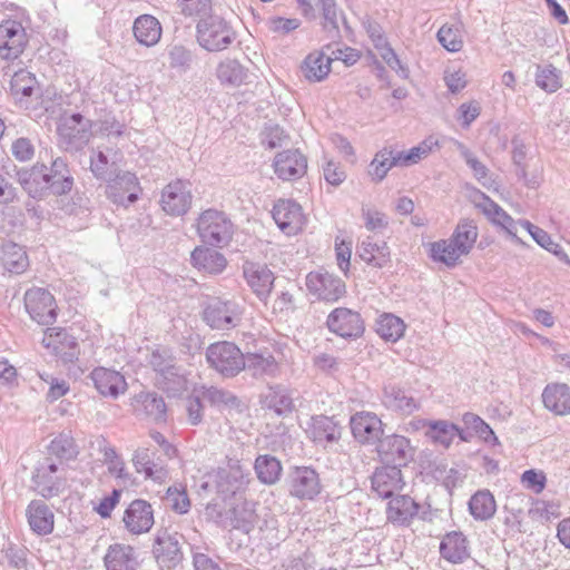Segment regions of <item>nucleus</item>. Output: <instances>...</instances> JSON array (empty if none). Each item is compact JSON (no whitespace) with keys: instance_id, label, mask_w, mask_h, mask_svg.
<instances>
[{"instance_id":"obj_49","label":"nucleus","mask_w":570,"mask_h":570,"mask_svg":"<svg viewBox=\"0 0 570 570\" xmlns=\"http://www.w3.org/2000/svg\"><path fill=\"white\" fill-rule=\"evenodd\" d=\"M428 436L435 443L449 448L454 438L459 434V428L448 421H430Z\"/></svg>"},{"instance_id":"obj_26","label":"nucleus","mask_w":570,"mask_h":570,"mask_svg":"<svg viewBox=\"0 0 570 570\" xmlns=\"http://www.w3.org/2000/svg\"><path fill=\"white\" fill-rule=\"evenodd\" d=\"M403 485L402 473L397 466L386 465L376 469L372 476V490L383 499L392 498Z\"/></svg>"},{"instance_id":"obj_2","label":"nucleus","mask_w":570,"mask_h":570,"mask_svg":"<svg viewBox=\"0 0 570 570\" xmlns=\"http://www.w3.org/2000/svg\"><path fill=\"white\" fill-rule=\"evenodd\" d=\"M197 234L203 243L224 247L232 240L234 224L224 212L209 208L197 218Z\"/></svg>"},{"instance_id":"obj_44","label":"nucleus","mask_w":570,"mask_h":570,"mask_svg":"<svg viewBox=\"0 0 570 570\" xmlns=\"http://www.w3.org/2000/svg\"><path fill=\"white\" fill-rule=\"evenodd\" d=\"M265 405L278 415H285L294 410V401L289 390L283 386L271 387L265 395Z\"/></svg>"},{"instance_id":"obj_40","label":"nucleus","mask_w":570,"mask_h":570,"mask_svg":"<svg viewBox=\"0 0 570 570\" xmlns=\"http://www.w3.org/2000/svg\"><path fill=\"white\" fill-rule=\"evenodd\" d=\"M469 510L475 520L491 519L497 511L494 497L488 490L478 491L469 501Z\"/></svg>"},{"instance_id":"obj_24","label":"nucleus","mask_w":570,"mask_h":570,"mask_svg":"<svg viewBox=\"0 0 570 570\" xmlns=\"http://www.w3.org/2000/svg\"><path fill=\"white\" fill-rule=\"evenodd\" d=\"M382 403L387 410L401 415H410L420 407L411 392L392 384L384 387Z\"/></svg>"},{"instance_id":"obj_27","label":"nucleus","mask_w":570,"mask_h":570,"mask_svg":"<svg viewBox=\"0 0 570 570\" xmlns=\"http://www.w3.org/2000/svg\"><path fill=\"white\" fill-rule=\"evenodd\" d=\"M104 563L107 570H137L139 567L136 550L124 543L109 546L104 557Z\"/></svg>"},{"instance_id":"obj_51","label":"nucleus","mask_w":570,"mask_h":570,"mask_svg":"<svg viewBox=\"0 0 570 570\" xmlns=\"http://www.w3.org/2000/svg\"><path fill=\"white\" fill-rule=\"evenodd\" d=\"M59 465L56 462H49L47 470L42 472L40 480H38L39 493L43 498H51L58 495L63 484L62 478L52 475L58 472Z\"/></svg>"},{"instance_id":"obj_31","label":"nucleus","mask_w":570,"mask_h":570,"mask_svg":"<svg viewBox=\"0 0 570 570\" xmlns=\"http://www.w3.org/2000/svg\"><path fill=\"white\" fill-rule=\"evenodd\" d=\"M132 33L138 43L150 48L160 41L163 27L156 17L141 14L134 21Z\"/></svg>"},{"instance_id":"obj_42","label":"nucleus","mask_w":570,"mask_h":570,"mask_svg":"<svg viewBox=\"0 0 570 570\" xmlns=\"http://www.w3.org/2000/svg\"><path fill=\"white\" fill-rule=\"evenodd\" d=\"M245 370L253 376H274L278 372V363L272 354L248 353L245 355Z\"/></svg>"},{"instance_id":"obj_60","label":"nucleus","mask_w":570,"mask_h":570,"mask_svg":"<svg viewBox=\"0 0 570 570\" xmlns=\"http://www.w3.org/2000/svg\"><path fill=\"white\" fill-rule=\"evenodd\" d=\"M102 452L105 463L108 466V471L116 478L127 479L128 473L126 472L125 462L117 453L116 449L112 446H105Z\"/></svg>"},{"instance_id":"obj_53","label":"nucleus","mask_w":570,"mask_h":570,"mask_svg":"<svg viewBox=\"0 0 570 570\" xmlns=\"http://www.w3.org/2000/svg\"><path fill=\"white\" fill-rule=\"evenodd\" d=\"M35 87L36 77L31 71L20 69L12 76L10 89L16 99L22 100L30 97Z\"/></svg>"},{"instance_id":"obj_6","label":"nucleus","mask_w":570,"mask_h":570,"mask_svg":"<svg viewBox=\"0 0 570 570\" xmlns=\"http://www.w3.org/2000/svg\"><path fill=\"white\" fill-rule=\"evenodd\" d=\"M29 41L30 36L21 17H8L0 21V59H18Z\"/></svg>"},{"instance_id":"obj_4","label":"nucleus","mask_w":570,"mask_h":570,"mask_svg":"<svg viewBox=\"0 0 570 570\" xmlns=\"http://www.w3.org/2000/svg\"><path fill=\"white\" fill-rule=\"evenodd\" d=\"M206 360L210 367L225 377H234L245 370V354L232 342L210 344L206 350Z\"/></svg>"},{"instance_id":"obj_45","label":"nucleus","mask_w":570,"mask_h":570,"mask_svg":"<svg viewBox=\"0 0 570 570\" xmlns=\"http://www.w3.org/2000/svg\"><path fill=\"white\" fill-rule=\"evenodd\" d=\"M258 480L264 484H274L282 473L281 462L272 455H258L254 464Z\"/></svg>"},{"instance_id":"obj_55","label":"nucleus","mask_w":570,"mask_h":570,"mask_svg":"<svg viewBox=\"0 0 570 570\" xmlns=\"http://www.w3.org/2000/svg\"><path fill=\"white\" fill-rule=\"evenodd\" d=\"M164 501L167 507L179 514H186L191 505L186 487L181 484L169 487Z\"/></svg>"},{"instance_id":"obj_37","label":"nucleus","mask_w":570,"mask_h":570,"mask_svg":"<svg viewBox=\"0 0 570 570\" xmlns=\"http://www.w3.org/2000/svg\"><path fill=\"white\" fill-rule=\"evenodd\" d=\"M322 6L323 28L336 36L338 33L340 12L334 0H317ZM302 12L306 17H314V8L309 0H297Z\"/></svg>"},{"instance_id":"obj_21","label":"nucleus","mask_w":570,"mask_h":570,"mask_svg":"<svg viewBox=\"0 0 570 570\" xmlns=\"http://www.w3.org/2000/svg\"><path fill=\"white\" fill-rule=\"evenodd\" d=\"M122 521L130 533H147L155 522L151 504L145 500H134L126 509Z\"/></svg>"},{"instance_id":"obj_33","label":"nucleus","mask_w":570,"mask_h":570,"mask_svg":"<svg viewBox=\"0 0 570 570\" xmlns=\"http://www.w3.org/2000/svg\"><path fill=\"white\" fill-rule=\"evenodd\" d=\"M306 432L316 443H332L341 438L340 425L333 417L326 415L313 416Z\"/></svg>"},{"instance_id":"obj_34","label":"nucleus","mask_w":570,"mask_h":570,"mask_svg":"<svg viewBox=\"0 0 570 570\" xmlns=\"http://www.w3.org/2000/svg\"><path fill=\"white\" fill-rule=\"evenodd\" d=\"M332 61L333 58L325 51H313L306 56L301 69L308 81L318 82L328 76Z\"/></svg>"},{"instance_id":"obj_47","label":"nucleus","mask_w":570,"mask_h":570,"mask_svg":"<svg viewBox=\"0 0 570 570\" xmlns=\"http://www.w3.org/2000/svg\"><path fill=\"white\" fill-rule=\"evenodd\" d=\"M405 331V324L402 318L393 314H383L376 324V333L385 341H399Z\"/></svg>"},{"instance_id":"obj_56","label":"nucleus","mask_w":570,"mask_h":570,"mask_svg":"<svg viewBox=\"0 0 570 570\" xmlns=\"http://www.w3.org/2000/svg\"><path fill=\"white\" fill-rule=\"evenodd\" d=\"M462 421L468 429L473 430L484 442L491 444L499 443L493 430L479 415L468 412L463 414Z\"/></svg>"},{"instance_id":"obj_11","label":"nucleus","mask_w":570,"mask_h":570,"mask_svg":"<svg viewBox=\"0 0 570 570\" xmlns=\"http://www.w3.org/2000/svg\"><path fill=\"white\" fill-rule=\"evenodd\" d=\"M242 307L236 301L216 298L204 311L205 322L215 330H229L238 325Z\"/></svg>"},{"instance_id":"obj_52","label":"nucleus","mask_w":570,"mask_h":570,"mask_svg":"<svg viewBox=\"0 0 570 570\" xmlns=\"http://www.w3.org/2000/svg\"><path fill=\"white\" fill-rule=\"evenodd\" d=\"M535 85L548 94L558 91L562 87L560 71L552 65H538Z\"/></svg>"},{"instance_id":"obj_43","label":"nucleus","mask_w":570,"mask_h":570,"mask_svg":"<svg viewBox=\"0 0 570 570\" xmlns=\"http://www.w3.org/2000/svg\"><path fill=\"white\" fill-rule=\"evenodd\" d=\"M395 166L401 167V164L397 161V153L389 148H383L375 154L371 161L368 175L372 177V180L381 181L386 177L390 169Z\"/></svg>"},{"instance_id":"obj_17","label":"nucleus","mask_w":570,"mask_h":570,"mask_svg":"<svg viewBox=\"0 0 570 570\" xmlns=\"http://www.w3.org/2000/svg\"><path fill=\"white\" fill-rule=\"evenodd\" d=\"M354 439L362 444L380 443L383 435V423L373 412H356L350 420Z\"/></svg>"},{"instance_id":"obj_9","label":"nucleus","mask_w":570,"mask_h":570,"mask_svg":"<svg viewBox=\"0 0 570 570\" xmlns=\"http://www.w3.org/2000/svg\"><path fill=\"white\" fill-rule=\"evenodd\" d=\"M193 203L191 185L188 180L175 179L161 190L160 207L169 216H183Z\"/></svg>"},{"instance_id":"obj_28","label":"nucleus","mask_w":570,"mask_h":570,"mask_svg":"<svg viewBox=\"0 0 570 570\" xmlns=\"http://www.w3.org/2000/svg\"><path fill=\"white\" fill-rule=\"evenodd\" d=\"M543 406L558 416L570 414V386L564 383H550L541 394Z\"/></svg>"},{"instance_id":"obj_38","label":"nucleus","mask_w":570,"mask_h":570,"mask_svg":"<svg viewBox=\"0 0 570 570\" xmlns=\"http://www.w3.org/2000/svg\"><path fill=\"white\" fill-rule=\"evenodd\" d=\"M0 263L6 271L14 274L24 272L29 264L24 249L13 243L0 248Z\"/></svg>"},{"instance_id":"obj_22","label":"nucleus","mask_w":570,"mask_h":570,"mask_svg":"<svg viewBox=\"0 0 570 570\" xmlns=\"http://www.w3.org/2000/svg\"><path fill=\"white\" fill-rule=\"evenodd\" d=\"M322 489L317 472L307 466L296 468L291 476L289 492L301 500H313Z\"/></svg>"},{"instance_id":"obj_57","label":"nucleus","mask_w":570,"mask_h":570,"mask_svg":"<svg viewBox=\"0 0 570 570\" xmlns=\"http://www.w3.org/2000/svg\"><path fill=\"white\" fill-rule=\"evenodd\" d=\"M436 37L442 47L450 52H458L463 47L462 35L458 26H442Z\"/></svg>"},{"instance_id":"obj_20","label":"nucleus","mask_w":570,"mask_h":570,"mask_svg":"<svg viewBox=\"0 0 570 570\" xmlns=\"http://www.w3.org/2000/svg\"><path fill=\"white\" fill-rule=\"evenodd\" d=\"M153 553L157 562L164 567L174 568L183 560L178 533L159 530L155 538Z\"/></svg>"},{"instance_id":"obj_35","label":"nucleus","mask_w":570,"mask_h":570,"mask_svg":"<svg viewBox=\"0 0 570 570\" xmlns=\"http://www.w3.org/2000/svg\"><path fill=\"white\" fill-rule=\"evenodd\" d=\"M357 254L362 261L374 267H383L390 262L387 244L384 240H375L370 236L360 243Z\"/></svg>"},{"instance_id":"obj_64","label":"nucleus","mask_w":570,"mask_h":570,"mask_svg":"<svg viewBox=\"0 0 570 570\" xmlns=\"http://www.w3.org/2000/svg\"><path fill=\"white\" fill-rule=\"evenodd\" d=\"M181 12L185 16L207 17L212 9L210 0H179Z\"/></svg>"},{"instance_id":"obj_36","label":"nucleus","mask_w":570,"mask_h":570,"mask_svg":"<svg viewBox=\"0 0 570 570\" xmlns=\"http://www.w3.org/2000/svg\"><path fill=\"white\" fill-rule=\"evenodd\" d=\"M441 556L451 563L463 562L469 557L468 541L462 532L452 531L440 543Z\"/></svg>"},{"instance_id":"obj_46","label":"nucleus","mask_w":570,"mask_h":570,"mask_svg":"<svg viewBox=\"0 0 570 570\" xmlns=\"http://www.w3.org/2000/svg\"><path fill=\"white\" fill-rule=\"evenodd\" d=\"M49 456H55L59 462L69 461L77 456L78 451L73 439L68 434H59L47 446ZM51 458H47L50 461Z\"/></svg>"},{"instance_id":"obj_23","label":"nucleus","mask_w":570,"mask_h":570,"mask_svg":"<svg viewBox=\"0 0 570 570\" xmlns=\"http://www.w3.org/2000/svg\"><path fill=\"white\" fill-rule=\"evenodd\" d=\"M90 379L99 394L105 397L117 399L127 390L125 377L115 370L97 367L90 373Z\"/></svg>"},{"instance_id":"obj_63","label":"nucleus","mask_w":570,"mask_h":570,"mask_svg":"<svg viewBox=\"0 0 570 570\" xmlns=\"http://www.w3.org/2000/svg\"><path fill=\"white\" fill-rule=\"evenodd\" d=\"M521 483L524 488L539 494L546 488L547 476L542 471L527 470L521 474Z\"/></svg>"},{"instance_id":"obj_50","label":"nucleus","mask_w":570,"mask_h":570,"mask_svg":"<svg viewBox=\"0 0 570 570\" xmlns=\"http://www.w3.org/2000/svg\"><path fill=\"white\" fill-rule=\"evenodd\" d=\"M136 402L141 406L142 413L154 421H164L166 416V404L163 397L156 393H140Z\"/></svg>"},{"instance_id":"obj_16","label":"nucleus","mask_w":570,"mask_h":570,"mask_svg":"<svg viewBox=\"0 0 570 570\" xmlns=\"http://www.w3.org/2000/svg\"><path fill=\"white\" fill-rule=\"evenodd\" d=\"M377 453L383 462L399 468L413 459L414 448L407 438L392 434L380 441Z\"/></svg>"},{"instance_id":"obj_29","label":"nucleus","mask_w":570,"mask_h":570,"mask_svg":"<svg viewBox=\"0 0 570 570\" xmlns=\"http://www.w3.org/2000/svg\"><path fill=\"white\" fill-rule=\"evenodd\" d=\"M46 188L53 195L60 196L71 191L73 178L61 158L52 161L49 173L42 174Z\"/></svg>"},{"instance_id":"obj_13","label":"nucleus","mask_w":570,"mask_h":570,"mask_svg":"<svg viewBox=\"0 0 570 570\" xmlns=\"http://www.w3.org/2000/svg\"><path fill=\"white\" fill-rule=\"evenodd\" d=\"M272 215L278 228L287 236L301 233L307 220L302 206L291 199H278L274 204Z\"/></svg>"},{"instance_id":"obj_39","label":"nucleus","mask_w":570,"mask_h":570,"mask_svg":"<svg viewBox=\"0 0 570 570\" xmlns=\"http://www.w3.org/2000/svg\"><path fill=\"white\" fill-rule=\"evenodd\" d=\"M216 77L222 85L239 87L244 83L247 71L236 59H225L218 63Z\"/></svg>"},{"instance_id":"obj_18","label":"nucleus","mask_w":570,"mask_h":570,"mask_svg":"<svg viewBox=\"0 0 570 570\" xmlns=\"http://www.w3.org/2000/svg\"><path fill=\"white\" fill-rule=\"evenodd\" d=\"M139 190V181L134 173L119 171L108 179L106 194L115 204L127 205L138 199Z\"/></svg>"},{"instance_id":"obj_25","label":"nucleus","mask_w":570,"mask_h":570,"mask_svg":"<svg viewBox=\"0 0 570 570\" xmlns=\"http://www.w3.org/2000/svg\"><path fill=\"white\" fill-rule=\"evenodd\" d=\"M307 168V160L298 150L278 153L274 160L275 174L284 180L296 179L303 176Z\"/></svg>"},{"instance_id":"obj_8","label":"nucleus","mask_w":570,"mask_h":570,"mask_svg":"<svg viewBox=\"0 0 570 570\" xmlns=\"http://www.w3.org/2000/svg\"><path fill=\"white\" fill-rule=\"evenodd\" d=\"M305 284L309 294L328 303L337 302L346 293L345 283L325 269L308 273Z\"/></svg>"},{"instance_id":"obj_19","label":"nucleus","mask_w":570,"mask_h":570,"mask_svg":"<svg viewBox=\"0 0 570 570\" xmlns=\"http://www.w3.org/2000/svg\"><path fill=\"white\" fill-rule=\"evenodd\" d=\"M243 275L249 288L261 301H266L269 297L275 275L267 265L246 262L243 265Z\"/></svg>"},{"instance_id":"obj_58","label":"nucleus","mask_w":570,"mask_h":570,"mask_svg":"<svg viewBox=\"0 0 570 570\" xmlns=\"http://www.w3.org/2000/svg\"><path fill=\"white\" fill-rule=\"evenodd\" d=\"M479 200L476 207L495 225L499 226L502 219L507 217L508 213L494 203L489 196L482 191H478Z\"/></svg>"},{"instance_id":"obj_48","label":"nucleus","mask_w":570,"mask_h":570,"mask_svg":"<svg viewBox=\"0 0 570 570\" xmlns=\"http://www.w3.org/2000/svg\"><path fill=\"white\" fill-rule=\"evenodd\" d=\"M435 147H438V141L429 137L409 150L396 151L397 161L401 164V167L417 164L420 160L425 159Z\"/></svg>"},{"instance_id":"obj_54","label":"nucleus","mask_w":570,"mask_h":570,"mask_svg":"<svg viewBox=\"0 0 570 570\" xmlns=\"http://www.w3.org/2000/svg\"><path fill=\"white\" fill-rule=\"evenodd\" d=\"M57 303L51 293L38 288V324L49 325L57 320Z\"/></svg>"},{"instance_id":"obj_15","label":"nucleus","mask_w":570,"mask_h":570,"mask_svg":"<svg viewBox=\"0 0 570 570\" xmlns=\"http://www.w3.org/2000/svg\"><path fill=\"white\" fill-rule=\"evenodd\" d=\"M328 330L343 338H357L364 332V322L361 315L346 307L334 308L327 316Z\"/></svg>"},{"instance_id":"obj_59","label":"nucleus","mask_w":570,"mask_h":570,"mask_svg":"<svg viewBox=\"0 0 570 570\" xmlns=\"http://www.w3.org/2000/svg\"><path fill=\"white\" fill-rule=\"evenodd\" d=\"M169 65L173 69H189L193 62V53L181 45H174L168 49Z\"/></svg>"},{"instance_id":"obj_41","label":"nucleus","mask_w":570,"mask_h":570,"mask_svg":"<svg viewBox=\"0 0 570 570\" xmlns=\"http://www.w3.org/2000/svg\"><path fill=\"white\" fill-rule=\"evenodd\" d=\"M197 390L198 395L202 396L205 402H208L218 410H232L239 405L238 399L229 391L205 385L197 387Z\"/></svg>"},{"instance_id":"obj_30","label":"nucleus","mask_w":570,"mask_h":570,"mask_svg":"<svg viewBox=\"0 0 570 570\" xmlns=\"http://www.w3.org/2000/svg\"><path fill=\"white\" fill-rule=\"evenodd\" d=\"M190 262L199 272L210 275L223 273L227 266V259L222 253L204 246H197L191 252Z\"/></svg>"},{"instance_id":"obj_62","label":"nucleus","mask_w":570,"mask_h":570,"mask_svg":"<svg viewBox=\"0 0 570 570\" xmlns=\"http://www.w3.org/2000/svg\"><path fill=\"white\" fill-rule=\"evenodd\" d=\"M362 217L364 219L365 227L372 232L383 230L389 225L387 216L374 208L363 207Z\"/></svg>"},{"instance_id":"obj_61","label":"nucleus","mask_w":570,"mask_h":570,"mask_svg":"<svg viewBox=\"0 0 570 570\" xmlns=\"http://www.w3.org/2000/svg\"><path fill=\"white\" fill-rule=\"evenodd\" d=\"M203 397L198 395V390L195 387L193 394L186 400V414L187 421L190 425H198L204 417Z\"/></svg>"},{"instance_id":"obj_10","label":"nucleus","mask_w":570,"mask_h":570,"mask_svg":"<svg viewBox=\"0 0 570 570\" xmlns=\"http://www.w3.org/2000/svg\"><path fill=\"white\" fill-rule=\"evenodd\" d=\"M248 483V474L245 473L238 462H229L226 466L218 468L209 474L210 484L223 498H227L244 490Z\"/></svg>"},{"instance_id":"obj_1","label":"nucleus","mask_w":570,"mask_h":570,"mask_svg":"<svg viewBox=\"0 0 570 570\" xmlns=\"http://www.w3.org/2000/svg\"><path fill=\"white\" fill-rule=\"evenodd\" d=\"M478 236L476 224L472 219H461L449 238L429 244V257L434 263L453 268L472 252Z\"/></svg>"},{"instance_id":"obj_32","label":"nucleus","mask_w":570,"mask_h":570,"mask_svg":"<svg viewBox=\"0 0 570 570\" xmlns=\"http://www.w3.org/2000/svg\"><path fill=\"white\" fill-rule=\"evenodd\" d=\"M419 512V504L407 495L391 499L386 509V518L396 525H407Z\"/></svg>"},{"instance_id":"obj_12","label":"nucleus","mask_w":570,"mask_h":570,"mask_svg":"<svg viewBox=\"0 0 570 570\" xmlns=\"http://www.w3.org/2000/svg\"><path fill=\"white\" fill-rule=\"evenodd\" d=\"M131 462L135 471L142 475L145 480H150L157 484H164L169 480L168 464L148 448L135 450Z\"/></svg>"},{"instance_id":"obj_7","label":"nucleus","mask_w":570,"mask_h":570,"mask_svg":"<svg viewBox=\"0 0 570 570\" xmlns=\"http://www.w3.org/2000/svg\"><path fill=\"white\" fill-rule=\"evenodd\" d=\"M58 136L66 151L81 150L90 140L91 121L80 114L63 116L58 125Z\"/></svg>"},{"instance_id":"obj_14","label":"nucleus","mask_w":570,"mask_h":570,"mask_svg":"<svg viewBox=\"0 0 570 570\" xmlns=\"http://www.w3.org/2000/svg\"><path fill=\"white\" fill-rule=\"evenodd\" d=\"M43 346L63 363H72L80 354L76 338L66 330L59 327L48 328L42 337Z\"/></svg>"},{"instance_id":"obj_5","label":"nucleus","mask_w":570,"mask_h":570,"mask_svg":"<svg viewBox=\"0 0 570 570\" xmlns=\"http://www.w3.org/2000/svg\"><path fill=\"white\" fill-rule=\"evenodd\" d=\"M206 513L219 525L237 529L245 533H249L258 522L256 503L253 501H238L225 513L218 511L216 504H208Z\"/></svg>"},{"instance_id":"obj_3","label":"nucleus","mask_w":570,"mask_h":570,"mask_svg":"<svg viewBox=\"0 0 570 570\" xmlns=\"http://www.w3.org/2000/svg\"><path fill=\"white\" fill-rule=\"evenodd\" d=\"M196 29L199 46L210 52L223 51L235 40V31L219 16L200 18Z\"/></svg>"}]
</instances>
